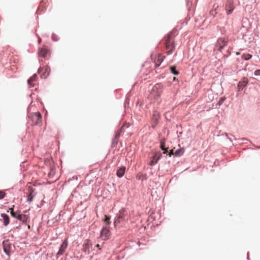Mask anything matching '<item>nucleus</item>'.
Here are the masks:
<instances>
[{
    "label": "nucleus",
    "mask_w": 260,
    "mask_h": 260,
    "mask_svg": "<svg viewBox=\"0 0 260 260\" xmlns=\"http://www.w3.org/2000/svg\"><path fill=\"white\" fill-rule=\"evenodd\" d=\"M176 30H173L164 38L165 49L167 55L172 54L175 49V38L176 36Z\"/></svg>",
    "instance_id": "1"
},
{
    "label": "nucleus",
    "mask_w": 260,
    "mask_h": 260,
    "mask_svg": "<svg viewBox=\"0 0 260 260\" xmlns=\"http://www.w3.org/2000/svg\"><path fill=\"white\" fill-rule=\"evenodd\" d=\"M162 88L163 86L161 84H156L152 88L148 98L151 101H155L158 100L162 93Z\"/></svg>",
    "instance_id": "2"
},
{
    "label": "nucleus",
    "mask_w": 260,
    "mask_h": 260,
    "mask_svg": "<svg viewBox=\"0 0 260 260\" xmlns=\"http://www.w3.org/2000/svg\"><path fill=\"white\" fill-rule=\"evenodd\" d=\"M127 220V212L126 211L122 209L119 211L115 219L114 225L115 226L119 224H122Z\"/></svg>",
    "instance_id": "3"
},
{
    "label": "nucleus",
    "mask_w": 260,
    "mask_h": 260,
    "mask_svg": "<svg viewBox=\"0 0 260 260\" xmlns=\"http://www.w3.org/2000/svg\"><path fill=\"white\" fill-rule=\"evenodd\" d=\"M28 117L31 124L40 125L42 124V115L40 112L30 114Z\"/></svg>",
    "instance_id": "4"
},
{
    "label": "nucleus",
    "mask_w": 260,
    "mask_h": 260,
    "mask_svg": "<svg viewBox=\"0 0 260 260\" xmlns=\"http://www.w3.org/2000/svg\"><path fill=\"white\" fill-rule=\"evenodd\" d=\"M151 57L155 64V67H158L165 58V56H162L160 53H155L152 55Z\"/></svg>",
    "instance_id": "5"
},
{
    "label": "nucleus",
    "mask_w": 260,
    "mask_h": 260,
    "mask_svg": "<svg viewBox=\"0 0 260 260\" xmlns=\"http://www.w3.org/2000/svg\"><path fill=\"white\" fill-rule=\"evenodd\" d=\"M228 42V38L224 37V38H219L217 40L216 44V47L217 48V49L221 51L222 49L227 45V43Z\"/></svg>",
    "instance_id": "6"
},
{
    "label": "nucleus",
    "mask_w": 260,
    "mask_h": 260,
    "mask_svg": "<svg viewBox=\"0 0 260 260\" xmlns=\"http://www.w3.org/2000/svg\"><path fill=\"white\" fill-rule=\"evenodd\" d=\"M39 73L42 74L41 77L42 78H46L49 75L50 72V68L46 66L42 68H40L38 71Z\"/></svg>",
    "instance_id": "7"
},
{
    "label": "nucleus",
    "mask_w": 260,
    "mask_h": 260,
    "mask_svg": "<svg viewBox=\"0 0 260 260\" xmlns=\"http://www.w3.org/2000/svg\"><path fill=\"white\" fill-rule=\"evenodd\" d=\"M50 54L49 50L46 46H43L39 49L38 55L39 57L46 58Z\"/></svg>",
    "instance_id": "8"
},
{
    "label": "nucleus",
    "mask_w": 260,
    "mask_h": 260,
    "mask_svg": "<svg viewBox=\"0 0 260 260\" xmlns=\"http://www.w3.org/2000/svg\"><path fill=\"white\" fill-rule=\"evenodd\" d=\"M110 236V232L106 226L104 227L101 231V237L104 240L108 239Z\"/></svg>",
    "instance_id": "9"
},
{
    "label": "nucleus",
    "mask_w": 260,
    "mask_h": 260,
    "mask_svg": "<svg viewBox=\"0 0 260 260\" xmlns=\"http://www.w3.org/2000/svg\"><path fill=\"white\" fill-rule=\"evenodd\" d=\"M3 248L4 252L8 255H10L11 249H12V245L10 243L9 240H5L3 242Z\"/></svg>",
    "instance_id": "10"
},
{
    "label": "nucleus",
    "mask_w": 260,
    "mask_h": 260,
    "mask_svg": "<svg viewBox=\"0 0 260 260\" xmlns=\"http://www.w3.org/2000/svg\"><path fill=\"white\" fill-rule=\"evenodd\" d=\"M160 117V114L158 112L155 111L152 115L151 119L152 121V127L154 128L157 124H158V121Z\"/></svg>",
    "instance_id": "11"
},
{
    "label": "nucleus",
    "mask_w": 260,
    "mask_h": 260,
    "mask_svg": "<svg viewBox=\"0 0 260 260\" xmlns=\"http://www.w3.org/2000/svg\"><path fill=\"white\" fill-rule=\"evenodd\" d=\"M225 8L228 14L232 13L234 9V1L227 0L225 4Z\"/></svg>",
    "instance_id": "12"
},
{
    "label": "nucleus",
    "mask_w": 260,
    "mask_h": 260,
    "mask_svg": "<svg viewBox=\"0 0 260 260\" xmlns=\"http://www.w3.org/2000/svg\"><path fill=\"white\" fill-rule=\"evenodd\" d=\"M248 83V80L247 78L244 77L241 81L238 84V90L239 91L243 90V89L247 85Z\"/></svg>",
    "instance_id": "13"
},
{
    "label": "nucleus",
    "mask_w": 260,
    "mask_h": 260,
    "mask_svg": "<svg viewBox=\"0 0 260 260\" xmlns=\"http://www.w3.org/2000/svg\"><path fill=\"white\" fill-rule=\"evenodd\" d=\"M161 157V154L160 153H155V154L153 157H152L149 165L150 166L155 165V164H156V163L157 162V161Z\"/></svg>",
    "instance_id": "14"
},
{
    "label": "nucleus",
    "mask_w": 260,
    "mask_h": 260,
    "mask_svg": "<svg viewBox=\"0 0 260 260\" xmlns=\"http://www.w3.org/2000/svg\"><path fill=\"white\" fill-rule=\"evenodd\" d=\"M68 242L66 240H64L63 242V243H62V244L61 245L59 250L57 253V256L61 255L63 253V252L65 251V250L68 246Z\"/></svg>",
    "instance_id": "15"
},
{
    "label": "nucleus",
    "mask_w": 260,
    "mask_h": 260,
    "mask_svg": "<svg viewBox=\"0 0 260 260\" xmlns=\"http://www.w3.org/2000/svg\"><path fill=\"white\" fill-rule=\"evenodd\" d=\"M91 244L90 243V241L89 240H86L83 245V250L85 253H89V247Z\"/></svg>",
    "instance_id": "16"
},
{
    "label": "nucleus",
    "mask_w": 260,
    "mask_h": 260,
    "mask_svg": "<svg viewBox=\"0 0 260 260\" xmlns=\"http://www.w3.org/2000/svg\"><path fill=\"white\" fill-rule=\"evenodd\" d=\"M20 211L19 212V214L17 215V219L22 221L23 222H27L28 220V216L26 214H22L20 213Z\"/></svg>",
    "instance_id": "17"
},
{
    "label": "nucleus",
    "mask_w": 260,
    "mask_h": 260,
    "mask_svg": "<svg viewBox=\"0 0 260 260\" xmlns=\"http://www.w3.org/2000/svg\"><path fill=\"white\" fill-rule=\"evenodd\" d=\"M1 216L4 219V224L5 226L8 225L10 222V218L8 215L5 213L1 214Z\"/></svg>",
    "instance_id": "18"
},
{
    "label": "nucleus",
    "mask_w": 260,
    "mask_h": 260,
    "mask_svg": "<svg viewBox=\"0 0 260 260\" xmlns=\"http://www.w3.org/2000/svg\"><path fill=\"white\" fill-rule=\"evenodd\" d=\"M125 167H121L117 171L116 174L118 177H122L124 175V174L125 173Z\"/></svg>",
    "instance_id": "19"
},
{
    "label": "nucleus",
    "mask_w": 260,
    "mask_h": 260,
    "mask_svg": "<svg viewBox=\"0 0 260 260\" xmlns=\"http://www.w3.org/2000/svg\"><path fill=\"white\" fill-rule=\"evenodd\" d=\"M37 77V75L34 74L28 80V84L29 85L30 87L34 86V85L32 84V82L36 80Z\"/></svg>",
    "instance_id": "20"
},
{
    "label": "nucleus",
    "mask_w": 260,
    "mask_h": 260,
    "mask_svg": "<svg viewBox=\"0 0 260 260\" xmlns=\"http://www.w3.org/2000/svg\"><path fill=\"white\" fill-rule=\"evenodd\" d=\"M171 72L175 75H177L179 74V72L176 70V67L172 66L170 68Z\"/></svg>",
    "instance_id": "21"
},
{
    "label": "nucleus",
    "mask_w": 260,
    "mask_h": 260,
    "mask_svg": "<svg viewBox=\"0 0 260 260\" xmlns=\"http://www.w3.org/2000/svg\"><path fill=\"white\" fill-rule=\"evenodd\" d=\"M160 148L161 149H165V148H166L165 146V142H166V139L165 138L161 139L160 140Z\"/></svg>",
    "instance_id": "22"
},
{
    "label": "nucleus",
    "mask_w": 260,
    "mask_h": 260,
    "mask_svg": "<svg viewBox=\"0 0 260 260\" xmlns=\"http://www.w3.org/2000/svg\"><path fill=\"white\" fill-rule=\"evenodd\" d=\"M252 57V55L249 54H243L242 55V58L245 60H249V59H250Z\"/></svg>",
    "instance_id": "23"
},
{
    "label": "nucleus",
    "mask_w": 260,
    "mask_h": 260,
    "mask_svg": "<svg viewBox=\"0 0 260 260\" xmlns=\"http://www.w3.org/2000/svg\"><path fill=\"white\" fill-rule=\"evenodd\" d=\"M110 217L109 216H107L106 215H105L104 221L106 223L107 225H109L111 222L110 221Z\"/></svg>",
    "instance_id": "24"
},
{
    "label": "nucleus",
    "mask_w": 260,
    "mask_h": 260,
    "mask_svg": "<svg viewBox=\"0 0 260 260\" xmlns=\"http://www.w3.org/2000/svg\"><path fill=\"white\" fill-rule=\"evenodd\" d=\"M6 195V194L4 191L0 190V200L4 199Z\"/></svg>",
    "instance_id": "25"
},
{
    "label": "nucleus",
    "mask_w": 260,
    "mask_h": 260,
    "mask_svg": "<svg viewBox=\"0 0 260 260\" xmlns=\"http://www.w3.org/2000/svg\"><path fill=\"white\" fill-rule=\"evenodd\" d=\"M33 199V196L32 195V192L30 193V194L28 196L27 201L29 203L31 202Z\"/></svg>",
    "instance_id": "26"
},
{
    "label": "nucleus",
    "mask_w": 260,
    "mask_h": 260,
    "mask_svg": "<svg viewBox=\"0 0 260 260\" xmlns=\"http://www.w3.org/2000/svg\"><path fill=\"white\" fill-rule=\"evenodd\" d=\"M11 215L12 216H13L14 218H17V213L15 212L14 211H11L10 212Z\"/></svg>",
    "instance_id": "27"
},
{
    "label": "nucleus",
    "mask_w": 260,
    "mask_h": 260,
    "mask_svg": "<svg viewBox=\"0 0 260 260\" xmlns=\"http://www.w3.org/2000/svg\"><path fill=\"white\" fill-rule=\"evenodd\" d=\"M225 100V99L223 98H221L219 101V102H218V104L219 105H221L223 102H224V101Z\"/></svg>",
    "instance_id": "28"
},
{
    "label": "nucleus",
    "mask_w": 260,
    "mask_h": 260,
    "mask_svg": "<svg viewBox=\"0 0 260 260\" xmlns=\"http://www.w3.org/2000/svg\"><path fill=\"white\" fill-rule=\"evenodd\" d=\"M254 74L255 76H259L260 75V70H256L254 72Z\"/></svg>",
    "instance_id": "29"
},
{
    "label": "nucleus",
    "mask_w": 260,
    "mask_h": 260,
    "mask_svg": "<svg viewBox=\"0 0 260 260\" xmlns=\"http://www.w3.org/2000/svg\"><path fill=\"white\" fill-rule=\"evenodd\" d=\"M120 135V131H118L115 134V138L118 139Z\"/></svg>",
    "instance_id": "30"
},
{
    "label": "nucleus",
    "mask_w": 260,
    "mask_h": 260,
    "mask_svg": "<svg viewBox=\"0 0 260 260\" xmlns=\"http://www.w3.org/2000/svg\"><path fill=\"white\" fill-rule=\"evenodd\" d=\"M181 152V150H177L175 152V155H181V154H180V152Z\"/></svg>",
    "instance_id": "31"
},
{
    "label": "nucleus",
    "mask_w": 260,
    "mask_h": 260,
    "mask_svg": "<svg viewBox=\"0 0 260 260\" xmlns=\"http://www.w3.org/2000/svg\"><path fill=\"white\" fill-rule=\"evenodd\" d=\"M162 150H164V154H167L168 153V150H167V148L166 147L165 148V149H162Z\"/></svg>",
    "instance_id": "32"
},
{
    "label": "nucleus",
    "mask_w": 260,
    "mask_h": 260,
    "mask_svg": "<svg viewBox=\"0 0 260 260\" xmlns=\"http://www.w3.org/2000/svg\"><path fill=\"white\" fill-rule=\"evenodd\" d=\"M174 154V153H173V150H171L169 154V155H170V156H171L172 155Z\"/></svg>",
    "instance_id": "33"
},
{
    "label": "nucleus",
    "mask_w": 260,
    "mask_h": 260,
    "mask_svg": "<svg viewBox=\"0 0 260 260\" xmlns=\"http://www.w3.org/2000/svg\"><path fill=\"white\" fill-rule=\"evenodd\" d=\"M95 246L99 248V249H101L100 245L99 244H96Z\"/></svg>",
    "instance_id": "34"
},
{
    "label": "nucleus",
    "mask_w": 260,
    "mask_h": 260,
    "mask_svg": "<svg viewBox=\"0 0 260 260\" xmlns=\"http://www.w3.org/2000/svg\"><path fill=\"white\" fill-rule=\"evenodd\" d=\"M10 211H14L13 208H10Z\"/></svg>",
    "instance_id": "35"
},
{
    "label": "nucleus",
    "mask_w": 260,
    "mask_h": 260,
    "mask_svg": "<svg viewBox=\"0 0 260 260\" xmlns=\"http://www.w3.org/2000/svg\"><path fill=\"white\" fill-rule=\"evenodd\" d=\"M236 54H237V55H239V52H237V53H236Z\"/></svg>",
    "instance_id": "36"
}]
</instances>
